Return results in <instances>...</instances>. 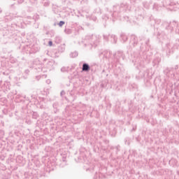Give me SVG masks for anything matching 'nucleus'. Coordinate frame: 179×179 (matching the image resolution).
I'll return each instance as SVG.
<instances>
[{
  "label": "nucleus",
  "mask_w": 179,
  "mask_h": 179,
  "mask_svg": "<svg viewBox=\"0 0 179 179\" xmlns=\"http://www.w3.org/2000/svg\"><path fill=\"white\" fill-rule=\"evenodd\" d=\"M148 19V22H151V26H155V23H160V20H157L153 19V17L150 15H142V14L138 15V17H134L130 20V23L131 24H136V26H141L142 24V22H143V18Z\"/></svg>",
  "instance_id": "f257e3e1"
},
{
  "label": "nucleus",
  "mask_w": 179,
  "mask_h": 179,
  "mask_svg": "<svg viewBox=\"0 0 179 179\" xmlns=\"http://www.w3.org/2000/svg\"><path fill=\"white\" fill-rule=\"evenodd\" d=\"M153 2V9L155 10H160L164 6V0H152Z\"/></svg>",
  "instance_id": "f03ea898"
},
{
  "label": "nucleus",
  "mask_w": 179,
  "mask_h": 179,
  "mask_svg": "<svg viewBox=\"0 0 179 179\" xmlns=\"http://www.w3.org/2000/svg\"><path fill=\"white\" fill-rule=\"evenodd\" d=\"M100 43V36L92 34L91 36V45L92 47H97L99 44Z\"/></svg>",
  "instance_id": "7ed1b4c3"
},
{
  "label": "nucleus",
  "mask_w": 179,
  "mask_h": 179,
  "mask_svg": "<svg viewBox=\"0 0 179 179\" xmlns=\"http://www.w3.org/2000/svg\"><path fill=\"white\" fill-rule=\"evenodd\" d=\"M129 43L131 48H136V45H138V36L134 34L131 35Z\"/></svg>",
  "instance_id": "20e7f679"
},
{
  "label": "nucleus",
  "mask_w": 179,
  "mask_h": 179,
  "mask_svg": "<svg viewBox=\"0 0 179 179\" xmlns=\"http://www.w3.org/2000/svg\"><path fill=\"white\" fill-rule=\"evenodd\" d=\"M165 50L167 55H170V54H173L174 52V45L171 43H166Z\"/></svg>",
  "instance_id": "39448f33"
},
{
  "label": "nucleus",
  "mask_w": 179,
  "mask_h": 179,
  "mask_svg": "<svg viewBox=\"0 0 179 179\" xmlns=\"http://www.w3.org/2000/svg\"><path fill=\"white\" fill-rule=\"evenodd\" d=\"M117 8H119L120 12H127V10H129L131 9V7H129L127 3H122L120 6H117Z\"/></svg>",
  "instance_id": "423d86ee"
},
{
  "label": "nucleus",
  "mask_w": 179,
  "mask_h": 179,
  "mask_svg": "<svg viewBox=\"0 0 179 179\" xmlns=\"http://www.w3.org/2000/svg\"><path fill=\"white\" fill-rule=\"evenodd\" d=\"M113 57L115 59H117V61H120V59H122L124 61V58L125 57V56H124V53H122L121 51H118L117 52L115 53Z\"/></svg>",
  "instance_id": "0eeeda50"
},
{
  "label": "nucleus",
  "mask_w": 179,
  "mask_h": 179,
  "mask_svg": "<svg viewBox=\"0 0 179 179\" xmlns=\"http://www.w3.org/2000/svg\"><path fill=\"white\" fill-rule=\"evenodd\" d=\"M102 55L106 59H108L111 57V52L110 50H105L102 52Z\"/></svg>",
  "instance_id": "6e6552de"
},
{
  "label": "nucleus",
  "mask_w": 179,
  "mask_h": 179,
  "mask_svg": "<svg viewBox=\"0 0 179 179\" xmlns=\"http://www.w3.org/2000/svg\"><path fill=\"white\" fill-rule=\"evenodd\" d=\"M120 40L121 41H123V43H125V41H127L128 40V36H127V34H120Z\"/></svg>",
  "instance_id": "1a4fd4ad"
},
{
  "label": "nucleus",
  "mask_w": 179,
  "mask_h": 179,
  "mask_svg": "<svg viewBox=\"0 0 179 179\" xmlns=\"http://www.w3.org/2000/svg\"><path fill=\"white\" fill-rule=\"evenodd\" d=\"M89 69H90V66H89V64L85 63L83 64V71L84 72H87V71H89Z\"/></svg>",
  "instance_id": "9d476101"
},
{
  "label": "nucleus",
  "mask_w": 179,
  "mask_h": 179,
  "mask_svg": "<svg viewBox=\"0 0 179 179\" xmlns=\"http://www.w3.org/2000/svg\"><path fill=\"white\" fill-rule=\"evenodd\" d=\"M164 6H173L174 3L170 1V0H164Z\"/></svg>",
  "instance_id": "9b49d317"
},
{
  "label": "nucleus",
  "mask_w": 179,
  "mask_h": 179,
  "mask_svg": "<svg viewBox=\"0 0 179 179\" xmlns=\"http://www.w3.org/2000/svg\"><path fill=\"white\" fill-rule=\"evenodd\" d=\"M94 13H96L97 15H101V10L100 9V8L98 7L94 9Z\"/></svg>",
  "instance_id": "f8f14e48"
},
{
  "label": "nucleus",
  "mask_w": 179,
  "mask_h": 179,
  "mask_svg": "<svg viewBox=\"0 0 179 179\" xmlns=\"http://www.w3.org/2000/svg\"><path fill=\"white\" fill-rule=\"evenodd\" d=\"M77 56H78V52H73L70 54V57L71 58H76V57H77Z\"/></svg>",
  "instance_id": "ddd939ff"
},
{
  "label": "nucleus",
  "mask_w": 179,
  "mask_h": 179,
  "mask_svg": "<svg viewBox=\"0 0 179 179\" xmlns=\"http://www.w3.org/2000/svg\"><path fill=\"white\" fill-rule=\"evenodd\" d=\"M111 38H113V43L114 44H116L117 40V36H115V35H111Z\"/></svg>",
  "instance_id": "4468645a"
},
{
  "label": "nucleus",
  "mask_w": 179,
  "mask_h": 179,
  "mask_svg": "<svg viewBox=\"0 0 179 179\" xmlns=\"http://www.w3.org/2000/svg\"><path fill=\"white\" fill-rule=\"evenodd\" d=\"M110 35L109 34H103V40H105V41H108V36Z\"/></svg>",
  "instance_id": "2eb2a0df"
},
{
  "label": "nucleus",
  "mask_w": 179,
  "mask_h": 179,
  "mask_svg": "<svg viewBox=\"0 0 179 179\" xmlns=\"http://www.w3.org/2000/svg\"><path fill=\"white\" fill-rule=\"evenodd\" d=\"M143 5L144 8H145L146 9H149V3H148V2L143 3Z\"/></svg>",
  "instance_id": "dca6fc26"
},
{
  "label": "nucleus",
  "mask_w": 179,
  "mask_h": 179,
  "mask_svg": "<svg viewBox=\"0 0 179 179\" xmlns=\"http://www.w3.org/2000/svg\"><path fill=\"white\" fill-rule=\"evenodd\" d=\"M64 24H65V22H64V21H60L59 23V26L60 27H62V26H64Z\"/></svg>",
  "instance_id": "f3484780"
},
{
  "label": "nucleus",
  "mask_w": 179,
  "mask_h": 179,
  "mask_svg": "<svg viewBox=\"0 0 179 179\" xmlns=\"http://www.w3.org/2000/svg\"><path fill=\"white\" fill-rule=\"evenodd\" d=\"M91 71L92 72H96V66L91 67Z\"/></svg>",
  "instance_id": "a211bd4d"
},
{
  "label": "nucleus",
  "mask_w": 179,
  "mask_h": 179,
  "mask_svg": "<svg viewBox=\"0 0 179 179\" xmlns=\"http://www.w3.org/2000/svg\"><path fill=\"white\" fill-rule=\"evenodd\" d=\"M176 24H177V22H176V21L171 22V24H170L171 26H176Z\"/></svg>",
  "instance_id": "6ab92c4d"
},
{
  "label": "nucleus",
  "mask_w": 179,
  "mask_h": 179,
  "mask_svg": "<svg viewBox=\"0 0 179 179\" xmlns=\"http://www.w3.org/2000/svg\"><path fill=\"white\" fill-rule=\"evenodd\" d=\"M115 16H117V12H114V13L112 14V17H115Z\"/></svg>",
  "instance_id": "aec40b11"
},
{
  "label": "nucleus",
  "mask_w": 179,
  "mask_h": 179,
  "mask_svg": "<svg viewBox=\"0 0 179 179\" xmlns=\"http://www.w3.org/2000/svg\"><path fill=\"white\" fill-rule=\"evenodd\" d=\"M92 20L96 22L97 20V17H92Z\"/></svg>",
  "instance_id": "412c9836"
},
{
  "label": "nucleus",
  "mask_w": 179,
  "mask_h": 179,
  "mask_svg": "<svg viewBox=\"0 0 179 179\" xmlns=\"http://www.w3.org/2000/svg\"><path fill=\"white\" fill-rule=\"evenodd\" d=\"M49 45H50V47H51V45H52V41H49Z\"/></svg>",
  "instance_id": "4be33fe9"
},
{
  "label": "nucleus",
  "mask_w": 179,
  "mask_h": 179,
  "mask_svg": "<svg viewBox=\"0 0 179 179\" xmlns=\"http://www.w3.org/2000/svg\"><path fill=\"white\" fill-rule=\"evenodd\" d=\"M146 45H149V39L145 42Z\"/></svg>",
  "instance_id": "5701e85b"
},
{
  "label": "nucleus",
  "mask_w": 179,
  "mask_h": 179,
  "mask_svg": "<svg viewBox=\"0 0 179 179\" xmlns=\"http://www.w3.org/2000/svg\"><path fill=\"white\" fill-rule=\"evenodd\" d=\"M175 69H176V70L178 69V65H176V66H175Z\"/></svg>",
  "instance_id": "b1692460"
},
{
  "label": "nucleus",
  "mask_w": 179,
  "mask_h": 179,
  "mask_svg": "<svg viewBox=\"0 0 179 179\" xmlns=\"http://www.w3.org/2000/svg\"><path fill=\"white\" fill-rule=\"evenodd\" d=\"M143 38H145V36H141L140 37V40H143Z\"/></svg>",
  "instance_id": "393cba45"
},
{
  "label": "nucleus",
  "mask_w": 179,
  "mask_h": 179,
  "mask_svg": "<svg viewBox=\"0 0 179 179\" xmlns=\"http://www.w3.org/2000/svg\"><path fill=\"white\" fill-rule=\"evenodd\" d=\"M47 83H51V80H47Z\"/></svg>",
  "instance_id": "a878e982"
},
{
  "label": "nucleus",
  "mask_w": 179,
  "mask_h": 179,
  "mask_svg": "<svg viewBox=\"0 0 179 179\" xmlns=\"http://www.w3.org/2000/svg\"><path fill=\"white\" fill-rule=\"evenodd\" d=\"M176 33H178V34H179V29L178 28V29H176Z\"/></svg>",
  "instance_id": "bb28decb"
},
{
  "label": "nucleus",
  "mask_w": 179,
  "mask_h": 179,
  "mask_svg": "<svg viewBox=\"0 0 179 179\" xmlns=\"http://www.w3.org/2000/svg\"><path fill=\"white\" fill-rule=\"evenodd\" d=\"M136 128L135 127H133L131 131H135Z\"/></svg>",
  "instance_id": "cd10ccee"
},
{
  "label": "nucleus",
  "mask_w": 179,
  "mask_h": 179,
  "mask_svg": "<svg viewBox=\"0 0 179 179\" xmlns=\"http://www.w3.org/2000/svg\"><path fill=\"white\" fill-rule=\"evenodd\" d=\"M101 87H104V85L103 84H101Z\"/></svg>",
  "instance_id": "c85d7f7f"
},
{
  "label": "nucleus",
  "mask_w": 179,
  "mask_h": 179,
  "mask_svg": "<svg viewBox=\"0 0 179 179\" xmlns=\"http://www.w3.org/2000/svg\"><path fill=\"white\" fill-rule=\"evenodd\" d=\"M141 78H145V75L141 76Z\"/></svg>",
  "instance_id": "c756f323"
},
{
  "label": "nucleus",
  "mask_w": 179,
  "mask_h": 179,
  "mask_svg": "<svg viewBox=\"0 0 179 179\" xmlns=\"http://www.w3.org/2000/svg\"><path fill=\"white\" fill-rule=\"evenodd\" d=\"M64 92H61V94H64Z\"/></svg>",
  "instance_id": "7c9ffc66"
},
{
  "label": "nucleus",
  "mask_w": 179,
  "mask_h": 179,
  "mask_svg": "<svg viewBox=\"0 0 179 179\" xmlns=\"http://www.w3.org/2000/svg\"><path fill=\"white\" fill-rule=\"evenodd\" d=\"M1 12H2V10L0 8V13H1Z\"/></svg>",
  "instance_id": "2f4dec72"
},
{
  "label": "nucleus",
  "mask_w": 179,
  "mask_h": 179,
  "mask_svg": "<svg viewBox=\"0 0 179 179\" xmlns=\"http://www.w3.org/2000/svg\"><path fill=\"white\" fill-rule=\"evenodd\" d=\"M113 22H115V20L113 19Z\"/></svg>",
  "instance_id": "473e14b6"
},
{
  "label": "nucleus",
  "mask_w": 179,
  "mask_h": 179,
  "mask_svg": "<svg viewBox=\"0 0 179 179\" xmlns=\"http://www.w3.org/2000/svg\"><path fill=\"white\" fill-rule=\"evenodd\" d=\"M133 1V2H135V1H136V0H132Z\"/></svg>",
  "instance_id": "72a5a7b5"
},
{
  "label": "nucleus",
  "mask_w": 179,
  "mask_h": 179,
  "mask_svg": "<svg viewBox=\"0 0 179 179\" xmlns=\"http://www.w3.org/2000/svg\"><path fill=\"white\" fill-rule=\"evenodd\" d=\"M171 31L173 30V27H172V28H171Z\"/></svg>",
  "instance_id": "f704fd0d"
},
{
  "label": "nucleus",
  "mask_w": 179,
  "mask_h": 179,
  "mask_svg": "<svg viewBox=\"0 0 179 179\" xmlns=\"http://www.w3.org/2000/svg\"><path fill=\"white\" fill-rule=\"evenodd\" d=\"M107 19H108V17H106Z\"/></svg>",
  "instance_id": "c9c22d12"
},
{
  "label": "nucleus",
  "mask_w": 179,
  "mask_h": 179,
  "mask_svg": "<svg viewBox=\"0 0 179 179\" xmlns=\"http://www.w3.org/2000/svg\"><path fill=\"white\" fill-rule=\"evenodd\" d=\"M168 27H170V25H169Z\"/></svg>",
  "instance_id": "e433bc0d"
},
{
  "label": "nucleus",
  "mask_w": 179,
  "mask_h": 179,
  "mask_svg": "<svg viewBox=\"0 0 179 179\" xmlns=\"http://www.w3.org/2000/svg\"><path fill=\"white\" fill-rule=\"evenodd\" d=\"M139 50H141V46H140V48H139Z\"/></svg>",
  "instance_id": "4c0bfd02"
},
{
  "label": "nucleus",
  "mask_w": 179,
  "mask_h": 179,
  "mask_svg": "<svg viewBox=\"0 0 179 179\" xmlns=\"http://www.w3.org/2000/svg\"><path fill=\"white\" fill-rule=\"evenodd\" d=\"M101 54H103V53H100V55H101Z\"/></svg>",
  "instance_id": "58836bf2"
},
{
  "label": "nucleus",
  "mask_w": 179,
  "mask_h": 179,
  "mask_svg": "<svg viewBox=\"0 0 179 179\" xmlns=\"http://www.w3.org/2000/svg\"><path fill=\"white\" fill-rule=\"evenodd\" d=\"M127 17V19H128V17Z\"/></svg>",
  "instance_id": "ea45409f"
}]
</instances>
